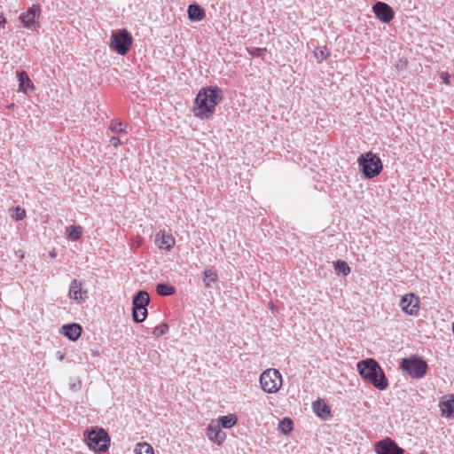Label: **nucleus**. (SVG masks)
Wrapping results in <instances>:
<instances>
[{
  "label": "nucleus",
  "instance_id": "f257e3e1",
  "mask_svg": "<svg viewBox=\"0 0 454 454\" xmlns=\"http://www.w3.org/2000/svg\"><path fill=\"white\" fill-rule=\"evenodd\" d=\"M223 99V91L218 87L202 88L196 96L193 114L200 119H208L213 115L216 105Z\"/></svg>",
  "mask_w": 454,
  "mask_h": 454
},
{
  "label": "nucleus",
  "instance_id": "f03ea898",
  "mask_svg": "<svg viewBox=\"0 0 454 454\" xmlns=\"http://www.w3.org/2000/svg\"><path fill=\"white\" fill-rule=\"evenodd\" d=\"M361 377L370 382L379 390H385L388 387V380L380 364L373 358L361 360L356 364Z\"/></svg>",
  "mask_w": 454,
  "mask_h": 454
},
{
  "label": "nucleus",
  "instance_id": "7ed1b4c3",
  "mask_svg": "<svg viewBox=\"0 0 454 454\" xmlns=\"http://www.w3.org/2000/svg\"><path fill=\"white\" fill-rule=\"evenodd\" d=\"M83 435L89 448L95 452H105L110 446V437L103 428L91 427L84 431Z\"/></svg>",
  "mask_w": 454,
  "mask_h": 454
},
{
  "label": "nucleus",
  "instance_id": "20e7f679",
  "mask_svg": "<svg viewBox=\"0 0 454 454\" xmlns=\"http://www.w3.org/2000/svg\"><path fill=\"white\" fill-rule=\"evenodd\" d=\"M357 161L363 175L366 178H373L382 170L381 160L372 152L361 154Z\"/></svg>",
  "mask_w": 454,
  "mask_h": 454
},
{
  "label": "nucleus",
  "instance_id": "39448f33",
  "mask_svg": "<svg viewBox=\"0 0 454 454\" xmlns=\"http://www.w3.org/2000/svg\"><path fill=\"white\" fill-rule=\"evenodd\" d=\"M133 43L131 34L126 29L114 31L110 37V48L119 55H126Z\"/></svg>",
  "mask_w": 454,
  "mask_h": 454
},
{
  "label": "nucleus",
  "instance_id": "423d86ee",
  "mask_svg": "<svg viewBox=\"0 0 454 454\" xmlns=\"http://www.w3.org/2000/svg\"><path fill=\"white\" fill-rule=\"evenodd\" d=\"M401 369L413 379L423 378L427 372V364L419 356L403 358L400 364Z\"/></svg>",
  "mask_w": 454,
  "mask_h": 454
},
{
  "label": "nucleus",
  "instance_id": "0eeeda50",
  "mask_svg": "<svg viewBox=\"0 0 454 454\" xmlns=\"http://www.w3.org/2000/svg\"><path fill=\"white\" fill-rule=\"evenodd\" d=\"M260 383L263 391L276 393L282 385V376L277 369H267L261 374Z\"/></svg>",
  "mask_w": 454,
  "mask_h": 454
},
{
  "label": "nucleus",
  "instance_id": "6e6552de",
  "mask_svg": "<svg viewBox=\"0 0 454 454\" xmlns=\"http://www.w3.org/2000/svg\"><path fill=\"white\" fill-rule=\"evenodd\" d=\"M41 15V8L37 4H33L27 9V12H22L19 19L22 23V26L29 30L37 31L40 27V24L37 19Z\"/></svg>",
  "mask_w": 454,
  "mask_h": 454
},
{
  "label": "nucleus",
  "instance_id": "1a4fd4ad",
  "mask_svg": "<svg viewBox=\"0 0 454 454\" xmlns=\"http://www.w3.org/2000/svg\"><path fill=\"white\" fill-rule=\"evenodd\" d=\"M377 454H403L404 450L399 447L391 438L387 437L379 441L374 445Z\"/></svg>",
  "mask_w": 454,
  "mask_h": 454
},
{
  "label": "nucleus",
  "instance_id": "9d476101",
  "mask_svg": "<svg viewBox=\"0 0 454 454\" xmlns=\"http://www.w3.org/2000/svg\"><path fill=\"white\" fill-rule=\"evenodd\" d=\"M372 12L383 23H389L395 17L394 10L384 2H376L372 5Z\"/></svg>",
  "mask_w": 454,
  "mask_h": 454
},
{
  "label": "nucleus",
  "instance_id": "9b49d317",
  "mask_svg": "<svg viewBox=\"0 0 454 454\" xmlns=\"http://www.w3.org/2000/svg\"><path fill=\"white\" fill-rule=\"evenodd\" d=\"M400 307L404 313L416 315L419 309V299L413 294H407L401 299Z\"/></svg>",
  "mask_w": 454,
  "mask_h": 454
},
{
  "label": "nucleus",
  "instance_id": "f8f14e48",
  "mask_svg": "<svg viewBox=\"0 0 454 454\" xmlns=\"http://www.w3.org/2000/svg\"><path fill=\"white\" fill-rule=\"evenodd\" d=\"M206 434L210 441L218 445L222 444L226 438V434L221 430L219 423L214 420L207 426Z\"/></svg>",
  "mask_w": 454,
  "mask_h": 454
},
{
  "label": "nucleus",
  "instance_id": "ddd939ff",
  "mask_svg": "<svg viewBox=\"0 0 454 454\" xmlns=\"http://www.w3.org/2000/svg\"><path fill=\"white\" fill-rule=\"evenodd\" d=\"M82 283L77 279H73L69 286L68 296L81 303L87 298V291H82Z\"/></svg>",
  "mask_w": 454,
  "mask_h": 454
},
{
  "label": "nucleus",
  "instance_id": "4468645a",
  "mask_svg": "<svg viewBox=\"0 0 454 454\" xmlns=\"http://www.w3.org/2000/svg\"><path fill=\"white\" fill-rule=\"evenodd\" d=\"M155 244L160 249L169 251L176 244L175 238L165 231H160L155 237Z\"/></svg>",
  "mask_w": 454,
  "mask_h": 454
},
{
  "label": "nucleus",
  "instance_id": "2eb2a0df",
  "mask_svg": "<svg viewBox=\"0 0 454 454\" xmlns=\"http://www.w3.org/2000/svg\"><path fill=\"white\" fill-rule=\"evenodd\" d=\"M441 415L454 418V395H444L439 402Z\"/></svg>",
  "mask_w": 454,
  "mask_h": 454
},
{
  "label": "nucleus",
  "instance_id": "dca6fc26",
  "mask_svg": "<svg viewBox=\"0 0 454 454\" xmlns=\"http://www.w3.org/2000/svg\"><path fill=\"white\" fill-rule=\"evenodd\" d=\"M150 302V296L146 291H138L132 300V309H140L147 308Z\"/></svg>",
  "mask_w": 454,
  "mask_h": 454
},
{
  "label": "nucleus",
  "instance_id": "f3484780",
  "mask_svg": "<svg viewBox=\"0 0 454 454\" xmlns=\"http://www.w3.org/2000/svg\"><path fill=\"white\" fill-rule=\"evenodd\" d=\"M17 77L19 81V90L24 93H28L29 91H33L35 87L28 77L26 71H19L17 72Z\"/></svg>",
  "mask_w": 454,
  "mask_h": 454
},
{
  "label": "nucleus",
  "instance_id": "a211bd4d",
  "mask_svg": "<svg viewBox=\"0 0 454 454\" xmlns=\"http://www.w3.org/2000/svg\"><path fill=\"white\" fill-rule=\"evenodd\" d=\"M61 333L70 340H76L82 333V327L78 324L64 325L61 328Z\"/></svg>",
  "mask_w": 454,
  "mask_h": 454
},
{
  "label": "nucleus",
  "instance_id": "6ab92c4d",
  "mask_svg": "<svg viewBox=\"0 0 454 454\" xmlns=\"http://www.w3.org/2000/svg\"><path fill=\"white\" fill-rule=\"evenodd\" d=\"M188 18L191 21H200L205 16V10L197 4H192L187 10Z\"/></svg>",
  "mask_w": 454,
  "mask_h": 454
},
{
  "label": "nucleus",
  "instance_id": "aec40b11",
  "mask_svg": "<svg viewBox=\"0 0 454 454\" xmlns=\"http://www.w3.org/2000/svg\"><path fill=\"white\" fill-rule=\"evenodd\" d=\"M314 412L323 419L330 416V407L323 401H316L313 403Z\"/></svg>",
  "mask_w": 454,
  "mask_h": 454
},
{
  "label": "nucleus",
  "instance_id": "412c9836",
  "mask_svg": "<svg viewBox=\"0 0 454 454\" xmlns=\"http://www.w3.org/2000/svg\"><path fill=\"white\" fill-rule=\"evenodd\" d=\"M238 418L235 414H228L219 418L216 423H219L220 427L224 428H231L236 425Z\"/></svg>",
  "mask_w": 454,
  "mask_h": 454
},
{
  "label": "nucleus",
  "instance_id": "4be33fe9",
  "mask_svg": "<svg viewBox=\"0 0 454 454\" xmlns=\"http://www.w3.org/2000/svg\"><path fill=\"white\" fill-rule=\"evenodd\" d=\"M156 292L159 295L169 296L176 293V288L169 284L160 283L156 286Z\"/></svg>",
  "mask_w": 454,
  "mask_h": 454
},
{
  "label": "nucleus",
  "instance_id": "5701e85b",
  "mask_svg": "<svg viewBox=\"0 0 454 454\" xmlns=\"http://www.w3.org/2000/svg\"><path fill=\"white\" fill-rule=\"evenodd\" d=\"M67 236L72 240H78L82 234V228L81 226L70 225L66 229Z\"/></svg>",
  "mask_w": 454,
  "mask_h": 454
},
{
  "label": "nucleus",
  "instance_id": "b1692460",
  "mask_svg": "<svg viewBox=\"0 0 454 454\" xmlns=\"http://www.w3.org/2000/svg\"><path fill=\"white\" fill-rule=\"evenodd\" d=\"M217 281V274L215 270L213 269H206L204 270V278L203 282L207 287L211 286L212 283H215Z\"/></svg>",
  "mask_w": 454,
  "mask_h": 454
},
{
  "label": "nucleus",
  "instance_id": "393cba45",
  "mask_svg": "<svg viewBox=\"0 0 454 454\" xmlns=\"http://www.w3.org/2000/svg\"><path fill=\"white\" fill-rule=\"evenodd\" d=\"M134 451L135 454H154L153 446L145 442L137 443Z\"/></svg>",
  "mask_w": 454,
  "mask_h": 454
},
{
  "label": "nucleus",
  "instance_id": "a878e982",
  "mask_svg": "<svg viewBox=\"0 0 454 454\" xmlns=\"http://www.w3.org/2000/svg\"><path fill=\"white\" fill-rule=\"evenodd\" d=\"M314 56L318 62H322L330 56V51L325 47H317L314 51Z\"/></svg>",
  "mask_w": 454,
  "mask_h": 454
},
{
  "label": "nucleus",
  "instance_id": "bb28decb",
  "mask_svg": "<svg viewBox=\"0 0 454 454\" xmlns=\"http://www.w3.org/2000/svg\"><path fill=\"white\" fill-rule=\"evenodd\" d=\"M148 315L147 308L140 309H132L133 320L137 323H142L145 320Z\"/></svg>",
  "mask_w": 454,
  "mask_h": 454
},
{
  "label": "nucleus",
  "instance_id": "cd10ccee",
  "mask_svg": "<svg viewBox=\"0 0 454 454\" xmlns=\"http://www.w3.org/2000/svg\"><path fill=\"white\" fill-rule=\"evenodd\" d=\"M333 266L335 270L341 272L344 276H348L351 271L348 263L341 260L334 262Z\"/></svg>",
  "mask_w": 454,
  "mask_h": 454
},
{
  "label": "nucleus",
  "instance_id": "c85d7f7f",
  "mask_svg": "<svg viewBox=\"0 0 454 454\" xmlns=\"http://www.w3.org/2000/svg\"><path fill=\"white\" fill-rule=\"evenodd\" d=\"M293 429V421L290 419L285 418L278 425V430L284 434H289Z\"/></svg>",
  "mask_w": 454,
  "mask_h": 454
},
{
  "label": "nucleus",
  "instance_id": "c756f323",
  "mask_svg": "<svg viewBox=\"0 0 454 454\" xmlns=\"http://www.w3.org/2000/svg\"><path fill=\"white\" fill-rule=\"evenodd\" d=\"M168 331V325L166 323H162V324L157 325L156 327H154V329L153 331V334L155 337H160V336L164 335L165 333H167Z\"/></svg>",
  "mask_w": 454,
  "mask_h": 454
},
{
  "label": "nucleus",
  "instance_id": "7c9ffc66",
  "mask_svg": "<svg viewBox=\"0 0 454 454\" xmlns=\"http://www.w3.org/2000/svg\"><path fill=\"white\" fill-rule=\"evenodd\" d=\"M26 216V210L17 206L13 208V214L12 215V217L14 218L17 221L22 220Z\"/></svg>",
  "mask_w": 454,
  "mask_h": 454
},
{
  "label": "nucleus",
  "instance_id": "2f4dec72",
  "mask_svg": "<svg viewBox=\"0 0 454 454\" xmlns=\"http://www.w3.org/2000/svg\"><path fill=\"white\" fill-rule=\"evenodd\" d=\"M122 123L121 122H115V121H113L110 125V129L112 132L114 133H121V132H123L124 131V129L122 128Z\"/></svg>",
  "mask_w": 454,
  "mask_h": 454
},
{
  "label": "nucleus",
  "instance_id": "473e14b6",
  "mask_svg": "<svg viewBox=\"0 0 454 454\" xmlns=\"http://www.w3.org/2000/svg\"><path fill=\"white\" fill-rule=\"evenodd\" d=\"M69 387L74 392L79 391L82 387V381L77 379L74 381L69 383Z\"/></svg>",
  "mask_w": 454,
  "mask_h": 454
},
{
  "label": "nucleus",
  "instance_id": "72a5a7b5",
  "mask_svg": "<svg viewBox=\"0 0 454 454\" xmlns=\"http://www.w3.org/2000/svg\"><path fill=\"white\" fill-rule=\"evenodd\" d=\"M264 51H265V49L254 47V48L249 49L248 52L253 57H259L262 55V53Z\"/></svg>",
  "mask_w": 454,
  "mask_h": 454
},
{
  "label": "nucleus",
  "instance_id": "f704fd0d",
  "mask_svg": "<svg viewBox=\"0 0 454 454\" xmlns=\"http://www.w3.org/2000/svg\"><path fill=\"white\" fill-rule=\"evenodd\" d=\"M440 76L445 84L450 83V75L447 72H442Z\"/></svg>",
  "mask_w": 454,
  "mask_h": 454
},
{
  "label": "nucleus",
  "instance_id": "c9c22d12",
  "mask_svg": "<svg viewBox=\"0 0 454 454\" xmlns=\"http://www.w3.org/2000/svg\"><path fill=\"white\" fill-rule=\"evenodd\" d=\"M109 143L111 145L117 147L121 144V140L116 137H112L109 140Z\"/></svg>",
  "mask_w": 454,
  "mask_h": 454
},
{
  "label": "nucleus",
  "instance_id": "e433bc0d",
  "mask_svg": "<svg viewBox=\"0 0 454 454\" xmlns=\"http://www.w3.org/2000/svg\"><path fill=\"white\" fill-rule=\"evenodd\" d=\"M5 23H6V20L3 16H0V27Z\"/></svg>",
  "mask_w": 454,
  "mask_h": 454
},
{
  "label": "nucleus",
  "instance_id": "4c0bfd02",
  "mask_svg": "<svg viewBox=\"0 0 454 454\" xmlns=\"http://www.w3.org/2000/svg\"><path fill=\"white\" fill-rule=\"evenodd\" d=\"M400 63H401V64H399V67H403V66H405V65H406V61H403V62L400 61Z\"/></svg>",
  "mask_w": 454,
  "mask_h": 454
},
{
  "label": "nucleus",
  "instance_id": "58836bf2",
  "mask_svg": "<svg viewBox=\"0 0 454 454\" xmlns=\"http://www.w3.org/2000/svg\"><path fill=\"white\" fill-rule=\"evenodd\" d=\"M50 256H51V257H55V256H56V253H55V252H51V253H50Z\"/></svg>",
  "mask_w": 454,
  "mask_h": 454
},
{
  "label": "nucleus",
  "instance_id": "ea45409f",
  "mask_svg": "<svg viewBox=\"0 0 454 454\" xmlns=\"http://www.w3.org/2000/svg\"><path fill=\"white\" fill-rule=\"evenodd\" d=\"M64 359V355L59 356V360Z\"/></svg>",
  "mask_w": 454,
  "mask_h": 454
}]
</instances>
